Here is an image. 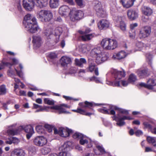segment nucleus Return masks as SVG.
Returning <instances> with one entry per match:
<instances>
[{"instance_id":"39448f33","label":"nucleus","mask_w":156,"mask_h":156,"mask_svg":"<svg viewBox=\"0 0 156 156\" xmlns=\"http://www.w3.org/2000/svg\"><path fill=\"white\" fill-rule=\"evenodd\" d=\"M69 15L70 20L74 22L83 18L84 14L82 11L77 10L76 8H73L70 10Z\"/></svg>"},{"instance_id":"ea45409f","label":"nucleus","mask_w":156,"mask_h":156,"mask_svg":"<svg viewBox=\"0 0 156 156\" xmlns=\"http://www.w3.org/2000/svg\"><path fill=\"white\" fill-rule=\"evenodd\" d=\"M9 65L11 66V64L8 62H2L0 63V70L4 69L5 66H9Z\"/></svg>"},{"instance_id":"e433bc0d","label":"nucleus","mask_w":156,"mask_h":156,"mask_svg":"<svg viewBox=\"0 0 156 156\" xmlns=\"http://www.w3.org/2000/svg\"><path fill=\"white\" fill-rule=\"evenodd\" d=\"M50 151L51 149L48 147H44L41 149L42 153L44 155L48 154Z\"/></svg>"},{"instance_id":"7c9ffc66","label":"nucleus","mask_w":156,"mask_h":156,"mask_svg":"<svg viewBox=\"0 0 156 156\" xmlns=\"http://www.w3.org/2000/svg\"><path fill=\"white\" fill-rule=\"evenodd\" d=\"M147 141L150 144H152L153 146L156 148V138L154 137L148 136L147 138Z\"/></svg>"},{"instance_id":"0eeeda50","label":"nucleus","mask_w":156,"mask_h":156,"mask_svg":"<svg viewBox=\"0 0 156 156\" xmlns=\"http://www.w3.org/2000/svg\"><path fill=\"white\" fill-rule=\"evenodd\" d=\"M54 133L55 134H58L59 135L63 137H67L72 133V130L69 129H65L61 127L58 130L56 128L54 129Z\"/></svg>"},{"instance_id":"393cba45","label":"nucleus","mask_w":156,"mask_h":156,"mask_svg":"<svg viewBox=\"0 0 156 156\" xmlns=\"http://www.w3.org/2000/svg\"><path fill=\"white\" fill-rule=\"evenodd\" d=\"M116 21L117 23H119L120 29L123 31H125L126 29V25L125 22L122 20V18L120 17L117 18Z\"/></svg>"},{"instance_id":"f03ea898","label":"nucleus","mask_w":156,"mask_h":156,"mask_svg":"<svg viewBox=\"0 0 156 156\" xmlns=\"http://www.w3.org/2000/svg\"><path fill=\"white\" fill-rule=\"evenodd\" d=\"M90 55L92 57L96 58V62L98 64H101L107 60L108 58V53L102 52L100 47L94 48L92 50Z\"/></svg>"},{"instance_id":"9d476101","label":"nucleus","mask_w":156,"mask_h":156,"mask_svg":"<svg viewBox=\"0 0 156 156\" xmlns=\"http://www.w3.org/2000/svg\"><path fill=\"white\" fill-rule=\"evenodd\" d=\"M112 118L113 120H115L116 121L119 122L116 123V124L119 126H122L125 124V122L123 121V120L126 119L131 120L133 119L132 118L125 116L121 117L119 114L117 116L115 115Z\"/></svg>"},{"instance_id":"423d86ee","label":"nucleus","mask_w":156,"mask_h":156,"mask_svg":"<svg viewBox=\"0 0 156 156\" xmlns=\"http://www.w3.org/2000/svg\"><path fill=\"white\" fill-rule=\"evenodd\" d=\"M94 9L96 12L98 16L100 17H105L106 16L105 11L102 8L101 2L98 1H96L95 3Z\"/></svg>"},{"instance_id":"bf43d9fd","label":"nucleus","mask_w":156,"mask_h":156,"mask_svg":"<svg viewBox=\"0 0 156 156\" xmlns=\"http://www.w3.org/2000/svg\"><path fill=\"white\" fill-rule=\"evenodd\" d=\"M97 148L102 154H104L106 153L104 149L100 145H97L96 146Z\"/></svg>"},{"instance_id":"a211bd4d","label":"nucleus","mask_w":156,"mask_h":156,"mask_svg":"<svg viewBox=\"0 0 156 156\" xmlns=\"http://www.w3.org/2000/svg\"><path fill=\"white\" fill-rule=\"evenodd\" d=\"M109 22L106 20L103 19L100 20L98 23V26L100 30L105 29L109 26Z\"/></svg>"},{"instance_id":"cd10ccee","label":"nucleus","mask_w":156,"mask_h":156,"mask_svg":"<svg viewBox=\"0 0 156 156\" xmlns=\"http://www.w3.org/2000/svg\"><path fill=\"white\" fill-rule=\"evenodd\" d=\"M148 89H152L154 86L156 85V80L153 79H149L147 81Z\"/></svg>"},{"instance_id":"c756f323","label":"nucleus","mask_w":156,"mask_h":156,"mask_svg":"<svg viewBox=\"0 0 156 156\" xmlns=\"http://www.w3.org/2000/svg\"><path fill=\"white\" fill-rule=\"evenodd\" d=\"M40 8L45 7L48 3V0H35Z\"/></svg>"},{"instance_id":"79ce46f5","label":"nucleus","mask_w":156,"mask_h":156,"mask_svg":"<svg viewBox=\"0 0 156 156\" xmlns=\"http://www.w3.org/2000/svg\"><path fill=\"white\" fill-rule=\"evenodd\" d=\"M44 102L45 104L50 105H52L54 104L55 102L53 100H51L48 98H45L44 100Z\"/></svg>"},{"instance_id":"c9c22d12","label":"nucleus","mask_w":156,"mask_h":156,"mask_svg":"<svg viewBox=\"0 0 156 156\" xmlns=\"http://www.w3.org/2000/svg\"><path fill=\"white\" fill-rule=\"evenodd\" d=\"M136 80V76L133 74H131L129 76L128 81L129 83H133L135 82Z\"/></svg>"},{"instance_id":"774afa93","label":"nucleus","mask_w":156,"mask_h":156,"mask_svg":"<svg viewBox=\"0 0 156 156\" xmlns=\"http://www.w3.org/2000/svg\"><path fill=\"white\" fill-rule=\"evenodd\" d=\"M120 82H121V83L123 86L124 87H126L127 86L128 84L129 83V82L128 81H125V80H121Z\"/></svg>"},{"instance_id":"58836bf2","label":"nucleus","mask_w":156,"mask_h":156,"mask_svg":"<svg viewBox=\"0 0 156 156\" xmlns=\"http://www.w3.org/2000/svg\"><path fill=\"white\" fill-rule=\"evenodd\" d=\"M112 107H113V109H114L115 110H118L121 113H124L126 115L128 114V112L127 111L119 108L116 106H114Z\"/></svg>"},{"instance_id":"8fccbe9b","label":"nucleus","mask_w":156,"mask_h":156,"mask_svg":"<svg viewBox=\"0 0 156 156\" xmlns=\"http://www.w3.org/2000/svg\"><path fill=\"white\" fill-rule=\"evenodd\" d=\"M29 154H34L35 152L36 149L34 147H30L28 148Z\"/></svg>"},{"instance_id":"338daca9","label":"nucleus","mask_w":156,"mask_h":156,"mask_svg":"<svg viewBox=\"0 0 156 156\" xmlns=\"http://www.w3.org/2000/svg\"><path fill=\"white\" fill-rule=\"evenodd\" d=\"M63 1L64 2L67 3L70 5H74V2L73 0H63Z\"/></svg>"},{"instance_id":"ddd939ff","label":"nucleus","mask_w":156,"mask_h":156,"mask_svg":"<svg viewBox=\"0 0 156 156\" xmlns=\"http://www.w3.org/2000/svg\"><path fill=\"white\" fill-rule=\"evenodd\" d=\"M34 142L35 145L42 146L45 145L47 143L46 138L43 136H37L34 139Z\"/></svg>"},{"instance_id":"6e6552de","label":"nucleus","mask_w":156,"mask_h":156,"mask_svg":"<svg viewBox=\"0 0 156 156\" xmlns=\"http://www.w3.org/2000/svg\"><path fill=\"white\" fill-rule=\"evenodd\" d=\"M15 125L13 124L9 127V129L7 131V133L9 135L12 136L17 135L19 134L23 128V127L22 126L15 128Z\"/></svg>"},{"instance_id":"de8ad7c7","label":"nucleus","mask_w":156,"mask_h":156,"mask_svg":"<svg viewBox=\"0 0 156 156\" xmlns=\"http://www.w3.org/2000/svg\"><path fill=\"white\" fill-rule=\"evenodd\" d=\"M95 65L94 63H90L88 66V69L90 72H93L94 69L95 70Z\"/></svg>"},{"instance_id":"37998d69","label":"nucleus","mask_w":156,"mask_h":156,"mask_svg":"<svg viewBox=\"0 0 156 156\" xmlns=\"http://www.w3.org/2000/svg\"><path fill=\"white\" fill-rule=\"evenodd\" d=\"M16 153L18 156H25V153L22 149H16Z\"/></svg>"},{"instance_id":"69168bd1","label":"nucleus","mask_w":156,"mask_h":156,"mask_svg":"<svg viewBox=\"0 0 156 156\" xmlns=\"http://www.w3.org/2000/svg\"><path fill=\"white\" fill-rule=\"evenodd\" d=\"M137 24L136 23L131 24L130 25V30H134V29L135 27L137 26Z\"/></svg>"},{"instance_id":"c85d7f7f","label":"nucleus","mask_w":156,"mask_h":156,"mask_svg":"<svg viewBox=\"0 0 156 156\" xmlns=\"http://www.w3.org/2000/svg\"><path fill=\"white\" fill-rule=\"evenodd\" d=\"M46 10H41L38 11L36 14L37 18L41 21L42 22Z\"/></svg>"},{"instance_id":"9b49d317","label":"nucleus","mask_w":156,"mask_h":156,"mask_svg":"<svg viewBox=\"0 0 156 156\" xmlns=\"http://www.w3.org/2000/svg\"><path fill=\"white\" fill-rule=\"evenodd\" d=\"M70 149V147L68 145V143H64L63 145L59 148V149L62 151V152L59 153L60 156H71L69 152Z\"/></svg>"},{"instance_id":"a18cd8bd","label":"nucleus","mask_w":156,"mask_h":156,"mask_svg":"<svg viewBox=\"0 0 156 156\" xmlns=\"http://www.w3.org/2000/svg\"><path fill=\"white\" fill-rule=\"evenodd\" d=\"M37 132L39 134L43 133L44 132L42 126H37L36 128Z\"/></svg>"},{"instance_id":"7ed1b4c3","label":"nucleus","mask_w":156,"mask_h":156,"mask_svg":"<svg viewBox=\"0 0 156 156\" xmlns=\"http://www.w3.org/2000/svg\"><path fill=\"white\" fill-rule=\"evenodd\" d=\"M103 48L106 50H113L117 46V41L115 40L105 38L103 39L101 43Z\"/></svg>"},{"instance_id":"c03bdc74","label":"nucleus","mask_w":156,"mask_h":156,"mask_svg":"<svg viewBox=\"0 0 156 156\" xmlns=\"http://www.w3.org/2000/svg\"><path fill=\"white\" fill-rule=\"evenodd\" d=\"M149 45H146L144 44L141 42H138L136 43V46L137 47L140 48H143V47H146L148 46Z\"/></svg>"},{"instance_id":"0e129e2a","label":"nucleus","mask_w":156,"mask_h":156,"mask_svg":"<svg viewBox=\"0 0 156 156\" xmlns=\"http://www.w3.org/2000/svg\"><path fill=\"white\" fill-rule=\"evenodd\" d=\"M91 31V30L89 28L86 29L84 32L81 30L79 31V33L81 34H84L90 33Z\"/></svg>"},{"instance_id":"4c0bfd02","label":"nucleus","mask_w":156,"mask_h":156,"mask_svg":"<svg viewBox=\"0 0 156 156\" xmlns=\"http://www.w3.org/2000/svg\"><path fill=\"white\" fill-rule=\"evenodd\" d=\"M83 103H79V105L82 106L83 108H85L86 107H92L93 106V104L91 102H89L87 101H86L85 102V105H83L82 104Z\"/></svg>"},{"instance_id":"dca6fc26","label":"nucleus","mask_w":156,"mask_h":156,"mask_svg":"<svg viewBox=\"0 0 156 156\" xmlns=\"http://www.w3.org/2000/svg\"><path fill=\"white\" fill-rule=\"evenodd\" d=\"M127 15L129 19L134 20L138 17V10L132 9H129L127 11Z\"/></svg>"},{"instance_id":"4468645a","label":"nucleus","mask_w":156,"mask_h":156,"mask_svg":"<svg viewBox=\"0 0 156 156\" xmlns=\"http://www.w3.org/2000/svg\"><path fill=\"white\" fill-rule=\"evenodd\" d=\"M32 42L34 48L39 47L42 43V39L40 36L37 35H34L32 37Z\"/></svg>"},{"instance_id":"473e14b6","label":"nucleus","mask_w":156,"mask_h":156,"mask_svg":"<svg viewBox=\"0 0 156 156\" xmlns=\"http://www.w3.org/2000/svg\"><path fill=\"white\" fill-rule=\"evenodd\" d=\"M94 36V34H91L84 35H82L81 36V38L82 40L83 41H87L90 40Z\"/></svg>"},{"instance_id":"2f4dec72","label":"nucleus","mask_w":156,"mask_h":156,"mask_svg":"<svg viewBox=\"0 0 156 156\" xmlns=\"http://www.w3.org/2000/svg\"><path fill=\"white\" fill-rule=\"evenodd\" d=\"M63 31V30L61 27H58L55 30L54 35L57 38L59 39L60 36Z\"/></svg>"},{"instance_id":"a19ab883","label":"nucleus","mask_w":156,"mask_h":156,"mask_svg":"<svg viewBox=\"0 0 156 156\" xmlns=\"http://www.w3.org/2000/svg\"><path fill=\"white\" fill-rule=\"evenodd\" d=\"M0 95H4L6 93V89L4 85H2L0 87Z\"/></svg>"},{"instance_id":"e2e57ef3","label":"nucleus","mask_w":156,"mask_h":156,"mask_svg":"<svg viewBox=\"0 0 156 156\" xmlns=\"http://www.w3.org/2000/svg\"><path fill=\"white\" fill-rule=\"evenodd\" d=\"M44 126L45 128L48 129V131L49 133H50L52 131V128L50 125L46 124Z\"/></svg>"},{"instance_id":"13d9d810","label":"nucleus","mask_w":156,"mask_h":156,"mask_svg":"<svg viewBox=\"0 0 156 156\" xmlns=\"http://www.w3.org/2000/svg\"><path fill=\"white\" fill-rule=\"evenodd\" d=\"M12 65V64H11V66L9 65L8 66L10 69L8 71L7 74L10 76H12L14 75L13 71L11 69V66Z\"/></svg>"},{"instance_id":"aec40b11","label":"nucleus","mask_w":156,"mask_h":156,"mask_svg":"<svg viewBox=\"0 0 156 156\" xmlns=\"http://www.w3.org/2000/svg\"><path fill=\"white\" fill-rule=\"evenodd\" d=\"M72 62L71 58L66 56H63L60 59V62L62 66L64 67L66 66Z\"/></svg>"},{"instance_id":"6e6d98bb","label":"nucleus","mask_w":156,"mask_h":156,"mask_svg":"<svg viewBox=\"0 0 156 156\" xmlns=\"http://www.w3.org/2000/svg\"><path fill=\"white\" fill-rule=\"evenodd\" d=\"M72 111L82 114H85V111L80 108H77L76 110H73Z\"/></svg>"},{"instance_id":"f257e3e1","label":"nucleus","mask_w":156,"mask_h":156,"mask_svg":"<svg viewBox=\"0 0 156 156\" xmlns=\"http://www.w3.org/2000/svg\"><path fill=\"white\" fill-rule=\"evenodd\" d=\"M23 24L26 30L30 33H36L39 30L35 18L30 14H28L25 16Z\"/></svg>"},{"instance_id":"864d4df0","label":"nucleus","mask_w":156,"mask_h":156,"mask_svg":"<svg viewBox=\"0 0 156 156\" xmlns=\"http://www.w3.org/2000/svg\"><path fill=\"white\" fill-rule=\"evenodd\" d=\"M80 143L81 144L83 145L85 144H87L88 143V141L86 139H84V137L83 135V137L82 138H80Z\"/></svg>"},{"instance_id":"f704fd0d","label":"nucleus","mask_w":156,"mask_h":156,"mask_svg":"<svg viewBox=\"0 0 156 156\" xmlns=\"http://www.w3.org/2000/svg\"><path fill=\"white\" fill-rule=\"evenodd\" d=\"M90 50L89 45H83L81 48V51L83 53H87Z\"/></svg>"},{"instance_id":"bb28decb","label":"nucleus","mask_w":156,"mask_h":156,"mask_svg":"<svg viewBox=\"0 0 156 156\" xmlns=\"http://www.w3.org/2000/svg\"><path fill=\"white\" fill-rule=\"evenodd\" d=\"M59 5V0H50L49 5L51 8H57Z\"/></svg>"},{"instance_id":"603ef678","label":"nucleus","mask_w":156,"mask_h":156,"mask_svg":"<svg viewBox=\"0 0 156 156\" xmlns=\"http://www.w3.org/2000/svg\"><path fill=\"white\" fill-rule=\"evenodd\" d=\"M13 140L14 139H16V140H17V141L16 142H15L14 141H12V140L11 139H9V140H7L5 141V143L7 144H11L12 143H18L19 142V140L17 138H16V137H13Z\"/></svg>"},{"instance_id":"49530a36","label":"nucleus","mask_w":156,"mask_h":156,"mask_svg":"<svg viewBox=\"0 0 156 156\" xmlns=\"http://www.w3.org/2000/svg\"><path fill=\"white\" fill-rule=\"evenodd\" d=\"M73 138L76 139L77 138L80 139L83 137V135L81 133L78 132H76L73 136Z\"/></svg>"},{"instance_id":"412c9836","label":"nucleus","mask_w":156,"mask_h":156,"mask_svg":"<svg viewBox=\"0 0 156 156\" xmlns=\"http://www.w3.org/2000/svg\"><path fill=\"white\" fill-rule=\"evenodd\" d=\"M53 17V14L51 11L45 10L42 22H49L52 19Z\"/></svg>"},{"instance_id":"680f3d73","label":"nucleus","mask_w":156,"mask_h":156,"mask_svg":"<svg viewBox=\"0 0 156 156\" xmlns=\"http://www.w3.org/2000/svg\"><path fill=\"white\" fill-rule=\"evenodd\" d=\"M44 126L45 128L48 129V131L49 133H50L52 131V128L50 125L46 124Z\"/></svg>"},{"instance_id":"1a4fd4ad","label":"nucleus","mask_w":156,"mask_h":156,"mask_svg":"<svg viewBox=\"0 0 156 156\" xmlns=\"http://www.w3.org/2000/svg\"><path fill=\"white\" fill-rule=\"evenodd\" d=\"M151 33V27L148 26L142 27L140 31L139 37L141 39H143L148 37Z\"/></svg>"},{"instance_id":"2eb2a0df","label":"nucleus","mask_w":156,"mask_h":156,"mask_svg":"<svg viewBox=\"0 0 156 156\" xmlns=\"http://www.w3.org/2000/svg\"><path fill=\"white\" fill-rule=\"evenodd\" d=\"M23 5L24 8L27 10H32L34 5V2L33 0H23Z\"/></svg>"},{"instance_id":"09e8293b","label":"nucleus","mask_w":156,"mask_h":156,"mask_svg":"<svg viewBox=\"0 0 156 156\" xmlns=\"http://www.w3.org/2000/svg\"><path fill=\"white\" fill-rule=\"evenodd\" d=\"M77 5L81 7H83L84 6L83 0H75Z\"/></svg>"},{"instance_id":"052dcab7","label":"nucleus","mask_w":156,"mask_h":156,"mask_svg":"<svg viewBox=\"0 0 156 156\" xmlns=\"http://www.w3.org/2000/svg\"><path fill=\"white\" fill-rule=\"evenodd\" d=\"M48 56L51 58H55L57 57V55L55 52H52L49 54Z\"/></svg>"},{"instance_id":"f3484780","label":"nucleus","mask_w":156,"mask_h":156,"mask_svg":"<svg viewBox=\"0 0 156 156\" xmlns=\"http://www.w3.org/2000/svg\"><path fill=\"white\" fill-rule=\"evenodd\" d=\"M127 55V54L125 51H122L114 53L112 56V58L114 59L120 60L125 58Z\"/></svg>"},{"instance_id":"b1692460","label":"nucleus","mask_w":156,"mask_h":156,"mask_svg":"<svg viewBox=\"0 0 156 156\" xmlns=\"http://www.w3.org/2000/svg\"><path fill=\"white\" fill-rule=\"evenodd\" d=\"M142 10L143 13L147 16H150L153 12L152 10L150 8L147 6H143L142 8Z\"/></svg>"},{"instance_id":"72a5a7b5","label":"nucleus","mask_w":156,"mask_h":156,"mask_svg":"<svg viewBox=\"0 0 156 156\" xmlns=\"http://www.w3.org/2000/svg\"><path fill=\"white\" fill-rule=\"evenodd\" d=\"M22 126L23 127L22 130L24 129L26 133H34L33 128L31 126L29 125L26 126Z\"/></svg>"},{"instance_id":"4d7b16f0","label":"nucleus","mask_w":156,"mask_h":156,"mask_svg":"<svg viewBox=\"0 0 156 156\" xmlns=\"http://www.w3.org/2000/svg\"><path fill=\"white\" fill-rule=\"evenodd\" d=\"M98 111L99 112H102V113L107 114H109L110 113L108 112V110L107 109H105L104 108H99L98 109Z\"/></svg>"},{"instance_id":"5fc2aeb1","label":"nucleus","mask_w":156,"mask_h":156,"mask_svg":"<svg viewBox=\"0 0 156 156\" xmlns=\"http://www.w3.org/2000/svg\"><path fill=\"white\" fill-rule=\"evenodd\" d=\"M44 33L46 36L49 37L52 34V32L51 29L46 30L44 31Z\"/></svg>"},{"instance_id":"5701e85b","label":"nucleus","mask_w":156,"mask_h":156,"mask_svg":"<svg viewBox=\"0 0 156 156\" xmlns=\"http://www.w3.org/2000/svg\"><path fill=\"white\" fill-rule=\"evenodd\" d=\"M135 0H121L123 6L126 8H128L132 6Z\"/></svg>"},{"instance_id":"3c124183","label":"nucleus","mask_w":156,"mask_h":156,"mask_svg":"<svg viewBox=\"0 0 156 156\" xmlns=\"http://www.w3.org/2000/svg\"><path fill=\"white\" fill-rule=\"evenodd\" d=\"M129 37L131 38H134L136 36L135 31V30H130L129 32Z\"/></svg>"},{"instance_id":"4be33fe9","label":"nucleus","mask_w":156,"mask_h":156,"mask_svg":"<svg viewBox=\"0 0 156 156\" xmlns=\"http://www.w3.org/2000/svg\"><path fill=\"white\" fill-rule=\"evenodd\" d=\"M69 9L67 5H64L61 6L59 10V14L62 16L66 15L69 12Z\"/></svg>"},{"instance_id":"f8f14e48","label":"nucleus","mask_w":156,"mask_h":156,"mask_svg":"<svg viewBox=\"0 0 156 156\" xmlns=\"http://www.w3.org/2000/svg\"><path fill=\"white\" fill-rule=\"evenodd\" d=\"M65 107L69 108V107L67 105L62 104L60 105H55L50 107L51 109L57 110L58 111L59 114L62 113H67L69 112L66 111Z\"/></svg>"},{"instance_id":"a878e982","label":"nucleus","mask_w":156,"mask_h":156,"mask_svg":"<svg viewBox=\"0 0 156 156\" xmlns=\"http://www.w3.org/2000/svg\"><path fill=\"white\" fill-rule=\"evenodd\" d=\"M75 61L76 65L81 67H83V64H86L87 63L85 59L83 58H81L80 59H76Z\"/></svg>"},{"instance_id":"20e7f679","label":"nucleus","mask_w":156,"mask_h":156,"mask_svg":"<svg viewBox=\"0 0 156 156\" xmlns=\"http://www.w3.org/2000/svg\"><path fill=\"white\" fill-rule=\"evenodd\" d=\"M113 74H114L115 79V81L113 82H108L107 83L110 85L115 87H119L120 80H119L124 77L125 73L124 71H118L116 69L113 70Z\"/></svg>"},{"instance_id":"6ab92c4d","label":"nucleus","mask_w":156,"mask_h":156,"mask_svg":"<svg viewBox=\"0 0 156 156\" xmlns=\"http://www.w3.org/2000/svg\"><path fill=\"white\" fill-rule=\"evenodd\" d=\"M136 73L140 78H144L149 76L147 69H138Z\"/></svg>"}]
</instances>
